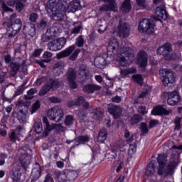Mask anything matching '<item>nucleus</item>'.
Masks as SVG:
<instances>
[{
  "label": "nucleus",
  "mask_w": 182,
  "mask_h": 182,
  "mask_svg": "<svg viewBox=\"0 0 182 182\" xmlns=\"http://www.w3.org/2000/svg\"><path fill=\"white\" fill-rule=\"evenodd\" d=\"M22 173H21V166L18 164H14V168L11 171V177L14 181H19L21 180V176Z\"/></svg>",
  "instance_id": "nucleus-21"
},
{
  "label": "nucleus",
  "mask_w": 182,
  "mask_h": 182,
  "mask_svg": "<svg viewBox=\"0 0 182 182\" xmlns=\"http://www.w3.org/2000/svg\"><path fill=\"white\" fill-rule=\"evenodd\" d=\"M102 87L100 85H95V84H88L87 85H84L82 87V90L85 93H95V92H97V90H100Z\"/></svg>",
  "instance_id": "nucleus-22"
},
{
  "label": "nucleus",
  "mask_w": 182,
  "mask_h": 182,
  "mask_svg": "<svg viewBox=\"0 0 182 182\" xmlns=\"http://www.w3.org/2000/svg\"><path fill=\"white\" fill-rule=\"evenodd\" d=\"M47 116L50 120L59 123V122H62V120H63L65 113L63 112V109H62L61 107L55 106L48 111Z\"/></svg>",
  "instance_id": "nucleus-4"
},
{
  "label": "nucleus",
  "mask_w": 182,
  "mask_h": 182,
  "mask_svg": "<svg viewBox=\"0 0 182 182\" xmlns=\"http://www.w3.org/2000/svg\"><path fill=\"white\" fill-rule=\"evenodd\" d=\"M55 176L57 177L58 181L60 182L69 181L68 178V172L66 171L60 172L59 171H57L55 172Z\"/></svg>",
  "instance_id": "nucleus-29"
},
{
  "label": "nucleus",
  "mask_w": 182,
  "mask_h": 182,
  "mask_svg": "<svg viewBox=\"0 0 182 182\" xmlns=\"http://www.w3.org/2000/svg\"><path fill=\"white\" fill-rule=\"evenodd\" d=\"M89 140H90V137L87 136H80L75 139L77 143L79 144L74 145L73 147H76V146H79V144H85V143L89 142Z\"/></svg>",
  "instance_id": "nucleus-35"
},
{
  "label": "nucleus",
  "mask_w": 182,
  "mask_h": 182,
  "mask_svg": "<svg viewBox=\"0 0 182 182\" xmlns=\"http://www.w3.org/2000/svg\"><path fill=\"white\" fill-rule=\"evenodd\" d=\"M49 102L51 103H60L62 100L58 97H50L48 98Z\"/></svg>",
  "instance_id": "nucleus-54"
},
{
  "label": "nucleus",
  "mask_w": 182,
  "mask_h": 182,
  "mask_svg": "<svg viewBox=\"0 0 182 182\" xmlns=\"http://www.w3.org/2000/svg\"><path fill=\"white\" fill-rule=\"evenodd\" d=\"M18 137H19V134H16L15 131H11V134H9V139L11 141H13V143H15Z\"/></svg>",
  "instance_id": "nucleus-49"
},
{
  "label": "nucleus",
  "mask_w": 182,
  "mask_h": 182,
  "mask_svg": "<svg viewBox=\"0 0 182 182\" xmlns=\"http://www.w3.org/2000/svg\"><path fill=\"white\" fill-rule=\"evenodd\" d=\"M44 182H55V181H53V178H52V176H50L49 174H48L46 176V179H45Z\"/></svg>",
  "instance_id": "nucleus-64"
},
{
  "label": "nucleus",
  "mask_w": 182,
  "mask_h": 182,
  "mask_svg": "<svg viewBox=\"0 0 182 182\" xmlns=\"http://www.w3.org/2000/svg\"><path fill=\"white\" fill-rule=\"evenodd\" d=\"M160 75L164 77L163 83L164 86H167L168 83H174L176 81V77L174 73L167 69H162L160 70Z\"/></svg>",
  "instance_id": "nucleus-12"
},
{
  "label": "nucleus",
  "mask_w": 182,
  "mask_h": 182,
  "mask_svg": "<svg viewBox=\"0 0 182 182\" xmlns=\"http://www.w3.org/2000/svg\"><path fill=\"white\" fill-rule=\"evenodd\" d=\"M133 80L139 85H143V77L140 74L134 75L132 76Z\"/></svg>",
  "instance_id": "nucleus-44"
},
{
  "label": "nucleus",
  "mask_w": 182,
  "mask_h": 182,
  "mask_svg": "<svg viewBox=\"0 0 182 182\" xmlns=\"http://www.w3.org/2000/svg\"><path fill=\"white\" fill-rule=\"evenodd\" d=\"M172 49L170 46H162L159 47L157 50L158 55H162L165 59H167L168 55L170 54V52H171Z\"/></svg>",
  "instance_id": "nucleus-25"
},
{
  "label": "nucleus",
  "mask_w": 182,
  "mask_h": 182,
  "mask_svg": "<svg viewBox=\"0 0 182 182\" xmlns=\"http://www.w3.org/2000/svg\"><path fill=\"white\" fill-rule=\"evenodd\" d=\"M16 9L18 12L23 11V0H16Z\"/></svg>",
  "instance_id": "nucleus-43"
},
{
  "label": "nucleus",
  "mask_w": 182,
  "mask_h": 182,
  "mask_svg": "<svg viewBox=\"0 0 182 182\" xmlns=\"http://www.w3.org/2000/svg\"><path fill=\"white\" fill-rule=\"evenodd\" d=\"M112 153H114V159H116V157H117L120 154V153H123V151L119 149L114 148V149L112 150Z\"/></svg>",
  "instance_id": "nucleus-62"
},
{
  "label": "nucleus",
  "mask_w": 182,
  "mask_h": 182,
  "mask_svg": "<svg viewBox=\"0 0 182 182\" xmlns=\"http://www.w3.org/2000/svg\"><path fill=\"white\" fill-rule=\"evenodd\" d=\"M75 45H77L78 48H82V46L85 45V39H83L82 36H80L76 38Z\"/></svg>",
  "instance_id": "nucleus-45"
},
{
  "label": "nucleus",
  "mask_w": 182,
  "mask_h": 182,
  "mask_svg": "<svg viewBox=\"0 0 182 182\" xmlns=\"http://www.w3.org/2000/svg\"><path fill=\"white\" fill-rule=\"evenodd\" d=\"M66 42L67 40L65 37L54 39L48 43V50H50L51 52H58V50H61V49L63 48L65 45H66Z\"/></svg>",
  "instance_id": "nucleus-6"
},
{
  "label": "nucleus",
  "mask_w": 182,
  "mask_h": 182,
  "mask_svg": "<svg viewBox=\"0 0 182 182\" xmlns=\"http://www.w3.org/2000/svg\"><path fill=\"white\" fill-rule=\"evenodd\" d=\"M35 93H38V90L36 88H31L27 92L28 96H33Z\"/></svg>",
  "instance_id": "nucleus-63"
},
{
  "label": "nucleus",
  "mask_w": 182,
  "mask_h": 182,
  "mask_svg": "<svg viewBox=\"0 0 182 182\" xmlns=\"http://www.w3.org/2000/svg\"><path fill=\"white\" fill-rule=\"evenodd\" d=\"M38 16L36 13H32L29 16L30 22L35 23L38 21Z\"/></svg>",
  "instance_id": "nucleus-53"
},
{
  "label": "nucleus",
  "mask_w": 182,
  "mask_h": 182,
  "mask_svg": "<svg viewBox=\"0 0 182 182\" xmlns=\"http://www.w3.org/2000/svg\"><path fill=\"white\" fill-rule=\"evenodd\" d=\"M23 33L26 35H30V36H33L35 35V28L31 26H25L23 27Z\"/></svg>",
  "instance_id": "nucleus-39"
},
{
  "label": "nucleus",
  "mask_w": 182,
  "mask_h": 182,
  "mask_svg": "<svg viewBox=\"0 0 182 182\" xmlns=\"http://www.w3.org/2000/svg\"><path fill=\"white\" fill-rule=\"evenodd\" d=\"M138 29L141 33L145 32L151 35V33H154V24L151 23L149 18H145L139 22Z\"/></svg>",
  "instance_id": "nucleus-9"
},
{
  "label": "nucleus",
  "mask_w": 182,
  "mask_h": 182,
  "mask_svg": "<svg viewBox=\"0 0 182 182\" xmlns=\"http://www.w3.org/2000/svg\"><path fill=\"white\" fill-rule=\"evenodd\" d=\"M43 123L45 124L46 127L42 134V137H48L49 133H50L52 130H55V129H58L60 132H66V127L62 126L60 124H52L50 125L46 117H43Z\"/></svg>",
  "instance_id": "nucleus-5"
},
{
  "label": "nucleus",
  "mask_w": 182,
  "mask_h": 182,
  "mask_svg": "<svg viewBox=\"0 0 182 182\" xmlns=\"http://www.w3.org/2000/svg\"><path fill=\"white\" fill-rule=\"evenodd\" d=\"M33 174L36 173L37 176H41V173H42V171L41 170V165H39L38 163L35 164V167L32 170Z\"/></svg>",
  "instance_id": "nucleus-48"
},
{
  "label": "nucleus",
  "mask_w": 182,
  "mask_h": 182,
  "mask_svg": "<svg viewBox=\"0 0 182 182\" xmlns=\"http://www.w3.org/2000/svg\"><path fill=\"white\" fill-rule=\"evenodd\" d=\"M117 33L119 38H129L130 35V26L123 20H120L117 28Z\"/></svg>",
  "instance_id": "nucleus-10"
},
{
  "label": "nucleus",
  "mask_w": 182,
  "mask_h": 182,
  "mask_svg": "<svg viewBox=\"0 0 182 182\" xmlns=\"http://www.w3.org/2000/svg\"><path fill=\"white\" fill-rule=\"evenodd\" d=\"M115 23L116 19L114 18H112L111 20H109V22L107 23V26L103 25V23H102V20H98L97 22V26H98V32L100 33H103L106 31L107 28L108 29H113L114 28Z\"/></svg>",
  "instance_id": "nucleus-17"
},
{
  "label": "nucleus",
  "mask_w": 182,
  "mask_h": 182,
  "mask_svg": "<svg viewBox=\"0 0 182 182\" xmlns=\"http://www.w3.org/2000/svg\"><path fill=\"white\" fill-rule=\"evenodd\" d=\"M17 119L20 123L25 124L26 123V113H24L23 110H20L17 114Z\"/></svg>",
  "instance_id": "nucleus-38"
},
{
  "label": "nucleus",
  "mask_w": 182,
  "mask_h": 182,
  "mask_svg": "<svg viewBox=\"0 0 182 182\" xmlns=\"http://www.w3.org/2000/svg\"><path fill=\"white\" fill-rule=\"evenodd\" d=\"M172 149H175L176 150V153H178V155L181 154L182 145H178V146L173 145L172 146Z\"/></svg>",
  "instance_id": "nucleus-61"
},
{
  "label": "nucleus",
  "mask_w": 182,
  "mask_h": 182,
  "mask_svg": "<svg viewBox=\"0 0 182 182\" xmlns=\"http://www.w3.org/2000/svg\"><path fill=\"white\" fill-rule=\"evenodd\" d=\"M154 4L156 5V9L155 12V17L156 19H164L166 21L168 18L164 6V0H154Z\"/></svg>",
  "instance_id": "nucleus-7"
},
{
  "label": "nucleus",
  "mask_w": 182,
  "mask_h": 182,
  "mask_svg": "<svg viewBox=\"0 0 182 182\" xmlns=\"http://www.w3.org/2000/svg\"><path fill=\"white\" fill-rule=\"evenodd\" d=\"M75 122V117L73 115L68 114L65 116L64 123L65 126H72Z\"/></svg>",
  "instance_id": "nucleus-41"
},
{
  "label": "nucleus",
  "mask_w": 182,
  "mask_h": 182,
  "mask_svg": "<svg viewBox=\"0 0 182 182\" xmlns=\"http://www.w3.org/2000/svg\"><path fill=\"white\" fill-rule=\"evenodd\" d=\"M6 159H8V155L6 154H0V166H4V164H5Z\"/></svg>",
  "instance_id": "nucleus-55"
},
{
  "label": "nucleus",
  "mask_w": 182,
  "mask_h": 182,
  "mask_svg": "<svg viewBox=\"0 0 182 182\" xmlns=\"http://www.w3.org/2000/svg\"><path fill=\"white\" fill-rule=\"evenodd\" d=\"M53 72L55 76H60L63 73V63H57L55 64L53 68Z\"/></svg>",
  "instance_id": "nucleus-32"
},
{
  "label": "nucleus",
  "mask_w": 182,
  "mask_h": 182,
  "mask_svg": "<svg viewBox=\"0 0 182 182\" xmlns=\"http://www.w3.org/2000/svg\"><path fill=\"white\" fill-rule=\"evenodd\" d=\"M138 112H139V113H141V114H146V113H147L146 107H143V106H140L138 107Z\"/></svg>",
  "instance_id": "nucleus-60"
},
{
  "label": "nucleus",
  "mask_w": 182,
  "mask_h": 182,
  "mask_svg": "<svg viewBox=\"0 0 182 182\" xmlns=\"http://www.w3.org/2000/svg\"><path fill=\"white\" fill-rule=\"evenodd\" d=\"M170 113H171V110L168 111L160 105L156 106L151 111V114L154 116H160L161 114L168 115L170 114Z\"/></svg>",
  "instance_id": "nucleus-23"
},
{
  "label": "nucleus",
  "mask_w": 182,
  "mask_h": 182,
  "mask_svg": "<svg viewBox=\"0 0 182 182\" xmlns=\"http://www.w3.org/2000/svg\"><path fill=\"white\" fill-rule=\"evenodd\" d=\"M63 86V81L59 80H50V84L44 85L39 91V96H45L51 89H58Z\"/></svg>",
  "instance_id": "nucleus-8"
},
{
  "label": "nucleus",
  "mask_w": 182,
  "mask_h": 182,
  "mask_svg": "<svg viewBox=\"0 0 182 182\" xmlns=\"http://www.w3.org/2000/svg\"><path fill=\"white\" fill-rule=\"evenodd\" d=\"M18 160L23 168H26L31 164V157L28 154V151L25 148H21L18 150Z\"/></svg>",
  "instance_id": "nucleus-11"
},
{
  "label": "nucleus",
  "mask_w": 182,
  "mask_h": 182,
  "mask_svg": "<svg viewBox=\"0 0 182 182\" xmlns=\"http://www.w3.org/2000/svg\"><path fill=\"white\" fill-rule=\"evenodd\" d=\"M107 55L114 58L117 55V62L119 66L127 68L134 60V54L133 50L127 46H119V41L117 38H112L107 46Z\"/></svg>",
  "instance_id": "nucleus-1"
},
{
  "label": "nucleus",
  "mask_w": 182,
  "mask_h": 182,
  "mask_svg": "<svg viewBox=\"0 0 182 182\" xmlns=\"http://www.w3.org/2000/svg\"><path fill=\"white\" fill-rule=\"evenodd\" d=\"M120 9L123 14H127L130 12L132 10V4H130V0H124Z\"/></svg>",
  "instance_id": "nucleus-31"
},
{
  "label": "nucleus",
  "mask_w": 182,
  "mask_h": 182,
  "mask_svg": "<svg viewBox=\"0 0 182 182\" xmlns=\"http://www.w3.org/2000/svg\"><path fill=\"white\" fill-rule=\"evenodd\" d=\"M95 65L98 69H102L106 65V59L102 56L97 57L95 60Z\"/></svg>",
  "instance_id": "nucleus-34"
},
{
  "label": "nucleus",
  "mask_w": 182,
  "mask_h": 182,
  "mask_svg": "<svg viewBox=\"0 0 182 182\" xmlns=\"http://www.w3.org/2000/svg\"><path fill=\"white\" fill-rule=\"evenodd\" d=\"M157 161L159 164L158 174L161 176L164 173L166 167H167V156L164 154H159L157 157Z\"/></svg>",
  "instance_id": "nucleus-16"
},
{
  "label": "nucleus",
  "mask_w": 182,
  "mask_h": 182,
  "mask_svg": "<svg viewBox=\"0 0 182 182\" xmlns=\"http://www.w3.org/2000/svg\"><path fill=\"white\" fill-rule=\"evenodd\" d=\"M147 53L144 50H140L137 54L136 63L140 68L147 66Z\"/></svg>",
  "instance_id": "nucleus-18"
},
{
  "label": "nucleus",
  "mask_w": 182,
  "mask_h": 182,
  "mask_svg": "<svg viewBox=\"0 0 182 182\" xmlns=\"http://www.w3.org/2000/svg\"><path fill=\"white\" fill-rule=\"evenodd\" d=\"M107 139V130L102 129L100 131L97 141L100 143H105V141Z\"/></svg>",
  "instance_id": "nucleus-33"
},
{
  "label": "nucleus",
  "mask_w": 182,
  "mask_h": 182,
  "mask_svg": "<svg viewBox=\"0 0 182 182\" xmlns=\"http://www.w3.org/2000/svg\"><path fill=\"white\" fill-rule=\"evenodd\" d=\"M180 102H181V96H180V93L178 91H173L168 94L167 103L169 106H176Z\"/></svg>",
  "instance_id": "nucleus-15"
},
{
  "label": "nucleus",
  "mask_w": 182,
  "mask_h": 182,
  "mask_svg": "<svg viewBox=\"0 0 182 182\" xmlns=\"http://www.w3.org/2000/svg\"><path fill=\"white\" fill-rule=\"evenodd\" d=\"M139 121H140V115L139 114H134L131 119V123L132 124H136L139 123Z\"/></svg>",
  "instance_id": "nucleus-52"
},
{
  "label": "nucleus",
  "mask_w": 182,
  "mask_h": 182,
  "mask_svg": "<svg viewBox=\"0 0 182 182\" xmlns=\"http://www.w3.org/2000/svg\"><path fill=\"white\" fill-rule=\"evenodd\" d=\"M136 4L139 8H141L142 9H146L147 6H149V4L146 0H136Z\"/></svg>",
  "instance_id": "nucleus-47"
},
{
  "label": "nucleus",
  "mask_w": 182,
  "mask_h": 182,
  "mask_svg": "<svg viewBox=\"0 0 182 182\" xmlns=\"http://www.w3.org/2000/svg\"><path fill=\"white\" fill-rule=\"evenodd\" d=\"M141 130L142 133H148L149 132V128L147 127V124L145 123L141 124Z\"/></svg>",
  "instance_id": "nucleus-59"
},
{
  "label": "nucleus",
  "mask_w": 182,
  "mask_h": 182,
  "mask_svg": "<svg viewBox=\"0 0 182 182\" xmlns=\"http://www.w3.org/2000/svg\"><path fill=\"white\" fill-rule=\"evenodd\" d=\"M44 82H46V77H43L37 79V80L36 81V86H41V85H42V83H44Z\"/></svg>",
  "instance_id": "nucleus-57"
},
{
  "label": "nucleus",
  "mask_w": 182,
  "mask_h": 182,
  "mask_svg": "<svg viewBox=\"0 0 182 182\" xmlns=\"http://www.w3.org/2000/svg\"><path fill=\"white\" fill-rule=\"evenodd\" d=\"M41 107V102L37 100L34 104L32 105V108L31 110V114H33L39 108Z\"/></svg>",
  "instance_id": "nucleus-46"
},
{
  "label": "nucleus",
  "mask_w": 182,
  "mask_h": 182,
  "mask_svg": "<svg viewBox=\"0 0 182 182\" xmlns=\"http://www.w3.org/2000/svg\"><path fill=\"white\" fill-rule=\"evenodd\" d=\"M136 150H137V148H136V146L133 144L129 145V149L128 151L129 157L132 158V156H133V154L136 153Z\"/></svg>",
  "instance_id": "nucleus-50"
},
{
  "label": "nucleus",
  "mask_w": 182,
  "mask_h": 182,
  "mask_svg": "<svg viewBox=\"0 0 182 182\" xmlns=\"http://www.w3.org/2000/svg\"><path fill=\"white\" fill-rule=\"evenodd\" d=\"M175 124H176V127H175L176 130H180V127L181 126V117H177L175 119Z\"/></svg>",
  "instance_id": "nucleus-51"
},
{
  "label": "nucleus",
  "mask_w": 182,
  "mask_h": 182,
  "mask_svg": "<svg viewBox=\"0 0 182 182\" xmlns=\"http://www.w3.org/2000/svg\"><path fill=\"white\" fill-rule=\"evenodd\" d=\"M33 127L37 134H39L41 132H43V128L42 127V121H41V119H36L34 123Z\"/></svg>",
  "instance_id": "nucleus-37"
},
{
  "label": "nucleus",
  "mask_w": 182,
  "mask_h": 182,
  "mask_svg": "<svg viewBox=\"0 0 182 182\" xmlns=\"http://www.w3.org/2000/svg\"><path fill=\"white\" fill-rule=\"evenodd\" d=\"M79 53H80V49H76V46L72 45L63 51L58 53L56 54V58L57 59H63V58H68V56H70V60H76L77 59V56H79Z\"/></svg>",
  "instance_id": "nucleus-3"
},
{
  "label": "nucleus",
  "mask_w": 182,
  "mask_h": 182,
  "mask_svg": "<svg viewBox=\"0 0 182 182\" xmlns=\"http://www.w3.org/2000/svg\"><path fill=\"white\" fill-rule=\"evenodd\" d=\"M80 105H82L84 109H89V102H85V98L83 97H79L77 100L70 101L68 103V107H73V106H80Z\"/></svg>",
  "instance_id": "nucleus-20"
},
{
  "label": "nucleus",
  "mask_w": 182,
  "mask_h": 182,
  "mask_svg": "<svg viewBox=\"0 0 182 182\" xmlns=\"http://www.w3.org/2000/svg\"><path fill=\"white\" fill-rule=\"evenodd\" d=\"M129 71H127V68L121 70V71H120L121 77H123L124 79L125 77H127V76H129Z\"/></svg>",
  "instance_id": "nucleus-58"
},
{
  "label": "nucleus",
  "mask_w": 182,
  "mask_h": 182,
  "mask_svg": "<svg viewBox=\"0 0 182 182\" xmlns=\"http://www.w3.org/2000/svg\"><path fill=\"white\" fill-rule=\"evenodd\" d=\"M11 68V72H10V76H15L16 73H18V70H19V68H21V65L16 63H11L10 64Z\"/></svg>",
  "instance_id": "nucleus-36"
},
{
  "label": "nucleus",
  "mask_w": 182,
  "mask_h": 182,
  "mask_svg": "<svg viewBox=\"0 0 182 182\" xmlns=\"http://www.w3.org/2000/svg\"><path fill=\"white\" fill-rule=\"evenodd\" d=\"M67 81L71 89H77V83H76V71L73 68H70L66 75Z\"/></svg>",
  "instance_id": "nucleus-14"
},
{
  "label": "nucleus",
  "mask_w": 182,
  "mask_h": 182,
  "mask_svg": "<svg viewBox=\"0 0 182 182\" xmlns=\"http://www.w3.org/2000/svg\"><path fill=\"white\" fill-rule=\"evenodd\" d=\"M56 36H58V28L52 26L41 36V41L43 42H48V41H52V39H55Z\"/></svg>",
  "instance_id": "nucleus-13"
},
{
  "label": "nucleus",
  "mask_w": 182,
  "mask_h": 182,
  "mask_svg": "<svg viewBox=\"0 0 182 182\" xmlns=\"http://www.w3.org/2000/svg\"><path fill=\"white\" fill-rule=\"evenodd\" d=\"M156 161H151L147 166L146 169L145 171V176L147 177H151V176H154V173H156Z\"/></svg>",
  "instance_id": "nucleus-26"
},
{
  "label": "nucleus",
  "mask_w": 182,
  "mask_h": 182,
  "mask_svg": "<svg viewBox=\"0 0 182 182\" xmlns=\"http://www.w3.org/2000/svg\"><path fill=\"white\" fill-rule=\"evenodd\" d=\"M87 75H89L87 67L85 65H82L78 70L77 77H79V79H83L84 77L85 78Z\"/></svg>",
  "instance_id": "nucleus-30"
},
{
  "label": "nucleus",
  "mask_w": 182,
  "mask_h": 182,
  "mask_svg": "<svg viewBox=\"0 0 182 182\" xmlns=\"http://www.w3.org/2000/svg\"><path fill=\"white\" fill-rule=\"evenodd\" d=\"M79 8H80V1L73 0L68 6V12H76Z\"/></svg>",
  "instance_id": "nucleus-27"
},
{
  "label": "nucleus",
  "mask_w": 182,
  "mask_h": 182,
  "mask_svg": "<svg viewBox=\"0 0 182 182\" xmlns=\"http://www.w3.org/2000/svg\"><path fill=\"white\" fill-rule=\"evenodd\" d=\"M82 29V26H78L77 27H75L72 31L71 33L73 35H77L78 33H80V30Z\"/></svg>",
  "instance_id": "nucleus-56"
},
{
  "label": "nucleus",
  "mask_w": 182,
  "mask_h": 182,
  "mask_svg": "<svg viewBox=\"0 0 182 182\" xmlns=\"http://www.w3.org/2000/svg\"><path fill=\"white\" fill-rule=\"evenodd\" d=\"M46 11L54 21H63L66 15V7L62 0H48L46 4Z\"/></svg>",
  "instance_id": "nucleus-2"
},
{
  "label": "nucleus",
  "mask_w": 182,
  "mask_h": 182,
  "mask_svg": "<svg viewBox=\"0 0 182 182\" xmlns=\"http://www.w3.org/2000/svg\"><path fill=\"white\" fill-rule=\"evenodd\" d=\"M67 176L68 178V181H73V180L77 178V176H79V173L76 171H68Z\"/></svg>",
  "instance_id": "nucleus-40"
},
{
  "label": "nucleus",
  "mask_w": 182,
  "mask_h": 182,
  "mask_svg": "<svg viewBox=\"0 0 182 182\" xmlns=\"http://www.w3.org/2000/svg\"><path fill=\"white\" fill-rule=\"evenodd\" d=\"M0 4H1V8L2 9V15H4V12H13L14 11L12 10V9L8 7V6H6V4H5V2H4L3 0H0Z\"/></svg>",
  "instance_id": "nucleus-42"
},
{
  "label": "nucleus",
  "mask_w": 182,
  "mask_h": 182,
  "mask_svg": "<svg viewBox=\"0 0 182 182\" xmlns=\"http://www.w3.org/2000/svg\"><path fill=\"white\" fill-rule=\"evenodd\" d=\"M100 12H109L113 11V12H117V5L114 4H104L99 9Z\"/></svg>",
  "instance_id": "nucleus-28"
},
{
  "label": "nucleus",
  "mask_w": 182,
  "mask_h": 182,
  "mask_svg": "<svg viewBox=\"0 0 182 182\" xmlns=\"http://www.w3.org/2000/svg\"><path fill=\"white\" fill-rule=\"evenodd\" d=\"M22 28V24H15L11 23V27H9V38H13V36H16V33L21 31Z\"/></svg>",
  "instance_id": "nucleus-24"
},
{
  "label": "nucleus",
  "mask_w": 182,
  "mask_h": 182,
  "mask_svg": "<svg viewBox=\"0 0 182 182\" xmlns=\"http://www.w3.org/2000/svg\"><path fill=\"white\" fill-rule=\"evenodd\" d=\"M108 112L112 114L114 119H119L122 115V108L117 105L110 104L107 107Z\"/></svg>",
  "instance_id": "nucleus-19"
}]
</instances>
